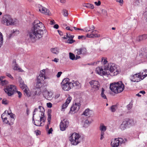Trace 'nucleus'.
<instances>
[{"mask_svg": "<svg viewBox=\"0 0 147 147\" xmlns=\"http://www.w3.org/2000/svg\"><path fill=\"white\" fill-rule=\"evenodd\" d=\"M7 114L8 115H10V116L11 118H12L13 119L14 118L15 115L13 113H12L11 112L10 113L8 112Z\"/></svg>", "mask_w": 147, "mask_h": 147, "instance_id": "50", "label": "nucleus"}, {"mask_svg": "<svg viewBox=\"0 0 147 147\" xmlns=\"http://www.w3.org/2000/svg\"><path fill=\"white\" fill-rule=\"evenodd\" d=\"M138 38L139 40L140 41L145 40L147 38V34H144L138 37Z\"/></svg>", "mask_w": 147, "mask_h": 147, "instance_id": "35", "label": "nucleus"}, {"mask_svg": "<svg viewBox=\"0 0 147 147\" xmlns=\"http://www.w3.org/2000/svg\"><path fill=\"white\" fill-rule=\"evenodd\" d=\"M92 111L89 109H88L85 110L83 113V115L86 116L90 117L91 115L90 112Z\"/></svg>", "mask_w": 147, "mask_h": 147, "instance_id": "31", "label": "nucleus"}, {"mask_svg": "<svg viewBox=\"0 0 147 147\" xmlns=\"http://www.w3.org/2000/svg\"><path fill=\"white\" fill-rule=\"evenodd\" d=\"M90 29L88 30L87 29V28H86L84 29V30L83 31H84L86 32H89V31H90Z\"/></svg>", "mask_w": 147, "mask_h": 147, "instance_id": "64", "label": "nucleus"}, {"mask_svg": "<svg viewBox=\"0 0 147 147\" xmlns=\"http://www.w3.org/2000/svg\"><path fill=\"white\" fill-rule=\"evenodd\" d=\"M69 140L72 145H76L81 142V136L77 133H73L69 137Z\"/></svg>", "mask_w": 147, "mask_h": 147, "instance_id": "4", "label": "nucleus"}, {"mask_svg": "<svg viewBox=\"0 0 147 147\" xmlns=\"http://www.w3.org/2000/svg\"><path fill=\"white\" fill-rule=\"evenodd\" d=\"M13 65H14L13 69L14 70L18 71L19 72H23L24 71L20 67H19L18 64L16 63V61L14 60L13 62Z\"/></svg>", "mask_w": 147, "mask_h": 147, "instance_id": "23", "label": "nucleus"}, {"mask_svg": "<svg viewBox=\"0 0 147 147\" xmlns=\"http://www.w3.org/2000/svg\"><path fill=\"white\" fill-rule=\"evenodd\" d=\"M53 131V129L52 128H51L48 131V133L49 134H51L52 131Z\"/></svg>", "mask_w": 147, "mask_h": 147, "instance_id": "63", "label": "nucleus"}, {"mask_svg": "<svg viewBox=\"0 0 147 147\" xmlns=\"http://www.w3.org/2000/svg\"><path fill=\"white\" fill-rule=\"evenodd\" d=\"M3 77H0V83L2 86H4L7 85L8 83V82L5 80H2V79L3 78Z\"/></svg>", "mask_w": 147, "mask_h": 147, "instance_id": "32", "label": "nucleus"}, {"mask_svg": "<svg viewBox=\"0 0 147 147\" xmlns=\"http://www.w3.org/2000/svg\"><path fill=\"white\" fill-rule=\"evenodd\" d=\"M130 79L132 82H138L143 79L141 76V73H139L131 76L130 77Z\"/></svg>", "mask_w": 147, "mask_h": 147, "instance_id": "13", "label": "nucleus"}, {"mask_svg": "<svg viewBox=\"0 0 147 147\" xmlns=\"http://www.w3.org/2000/svg\"><path fill=\"white\" fill-rule=\"evenodd\" d=\"M40 115L39 117H40V119L39 120H38V119H36L35 121L34 120V119H33V122L34 123V125L37 126H42V125H41V124H42L41 121H42V122L44 123L45 121V116L43 117V119L44 120V121H43V120H41L40 119Z\"/></svg>", "mask_w": 147, "mask_h": 147, "instance_id": "20", "label": "nucleus"}, {"mask_svg": "<svg viewBox=\"0 0 147 147\" xmlns=\"http://www.w3.org/2000/svg\"><path fill=\"white\" fill-rule=\"evenodd\" d=\"M8 113V111H5L4 112L2 115L1 116V117L2 119H3V118H4V117H5V115L6 114V113Z\"/></svg>", "mask_w": 147, "mask_h": 147, "instance_id": "48", "label": "nucleus"}, {"mask_svg": "<svg viewBox=\"0 0 147 147\" xmlns=\"http://www.w3.org/2000/svg\"><path fill=\"white\" fill-rule=\"evenodd\" d=\"M144 73H145V74H143V72L141 73V75H142V78L143 79L144 78L147 76V69H145L144 70Z\"/></svg>", "mask_w": 147, "mask_h": 147, "instance_id": "41", "label": "nucleus"}, {"mask_svg": "<svg viewBox=\"0 0 147 147\" xmlns=\"http://www.w3.org/2000/svg\"><path fill=\"white\" fill-rule=\"evenodd\" d=\"M74 29L75 30H80L81 31H83L84 30L83 29L78 28L75 27H74Z\"/></svg>", "mask_w": 147, "mask_h": 147, "instance_id": "62", "label": "nucleus"}, {"mask_svg": "<svg viewBox=\"0 0 147 147\" xmlns=\"http://www.w3.org/2000/svg\"><path fill=\"white\" fill-rule=\"evenodd\" d=\"M3 42V36L1 33L0 32V48L1 47Z\"/></svg>", "mask_w": 147, "mask_h": 147, "instance_id": "42", "label": "nucleus"}, {"mask_svg": "<svg viewBox=\"0 0 147 147\" xmlns=\"http://www.w3.org/2000/svg\"><path fill=\"white\" fill-rule=\"evenodd\" d=\"M52 104L50 102H48L47 103V106L48 108H51L52 107Z\"/></svg>", "mask_w": 147, "mask_h": 147, "instance_id": "54", "label": "nucleus"}, {"mask_svg": "<svg viewBox=\"0 0 147 147\" xmlns=\"http://www.w3.org/2000/svg\"><path fill=\"white\" fill-rule=\"evenodd\" d=\"M69 79L66 78L63 79L61 84L62 89L65 91H68L73 88L72 83L69 82Z\"/></svg>", "mask_w": 147, "mask_h": 147, "instance_id": "7", "label": "nucleus"}, {"mask_svg": "<svg viewBox=\"0 0 147 147\" xmlns=\"http://www.w3.org/2000/svg\"><path fill=\"white\" fill-rule=\"evenodd\" d=\"M63 15L64 16H67L68 14V11L65 9H64L63 10Z\"/></svg>", "mask_w": 147, "mask_h": 147, "instance_id": "43", "label": "nucleus"}, {"mask_svg": "<svg viewBox=\"0 0 147 147\" xmlns=\"http://www.w3.org/2000/svg\"><path fill=\"white\" fill-rule=\"evenodd\" d=\"M69 57L72 60H74L75 59V56L74 54L71 53H69Z\"/></svg>", "mask_w": 147, "mask_h": 147, "instance_id": "39", "label": "nucleus"}, {"mask_svg": "<svg viewBox=\"0 0 147 147\" xmlns=\"http://www.w3.org/2000/svg\"><path fill=\"white\" fill-rule=\"evenodd\" d=\"M2 119L3 120V122L4 123L6 124L8 123L9 121L7 120V119L6 117H5Z\"/></svg>", "mask_w": 147, "mask_h": 147, "instance_id": "49", "label": "nucleus"}, {"mask_svg": "<svg viewBox=\"0 0 147 147\" xmlns=\"http://www.w3.org/2000/svg\"><path fill=\"white\" fill-rule=\"evenodd\" d=\"M71 99V97L69 96L66 99L65 102L62 105V109H65L67 107Z\"/></svg>", "mask_w": 147, "mask_h": 147, "instance_id": "21", "label": "nucleus"}, {"mask_svg": "<svg viewBox=\"0 0 147 147\" xmlns=\"http://www.w3.org/2000/svg\"><path fill=\"white\" fill-rule=\"evenodd\" d=\"M105 91V90L104 88H102L100 96L102 98L107 99V96L104 93Z\"/></svg>", "mask_w": 147, "mask_h": 147, "instance_id": "33", "label": "nucleus"}, {"mask_svg": "<svg viewBox=\"0 0 147 147\" xmlns=\"http://www.w3.org/2000/svg\"><path fill=\"white\" fill-rule=\"evenodd\" d=\"M65 29L67 30H69L71 31H72L73 30V29L72 28H70L69 27V26L66 27L65 28Z\"/></svg>", "mask_w": 147, "mask_h": 147, "instance_id": "61", "label": "nucleus"}, {"mask_svg": "<svg viewBox=\"0 0 147 147\" xmlns=\"http://www.w3.org/2000/svg\"><path fill=\"white\" fill-rule=\"evenodd\" d=\"M39 110L40 113L39 115L40 116V119L42 120L43 121H44L43 119V117H44V112L45 109L44 107L42 106H39L38 108H35L34 111L33 113V117H34V115L35 114V113Z\"/></svg>", "mask_w": 147, "mask_h": 147, "instance_id": "10", "label": "nucleus"}, {"mask_svg": "<svg viewBox=\"0 0 147 147\" xmlns=\"http://www.w3.org/2000/svg\"><path fill=\"white\" fill-rule=\"evenodd\" d=\"M50 50L53 53L57 55L59 53V49L58 47H55L51 48Z\"/></svg>", "mask_w": 147, "mask_h": 147, "instance_id": "28", "label": "nucleus"}, {"mask_svg": "<svg viewBox=\"0 0 147 147\" xmlns=\"http://www.w3.org/2000/svg\"><path fill=\"white\" fill-rule=\"evenodd\" d=\"M102 62L103 64L104 65V67L105 68V66L106 65H108V63L107 64V63H108V61H107V58H104V57L102 58Z\"/></svg>", "mask_w": 147, "mask_h": 147, "instance_id": "38", "label": "nucleus"}, {"mask_svg": "<svg viewBox=\"0 0 147 147\" xmlns=\"http://www.w3.org/2000/svg\"><path fill=\"white\" fill-rule=\"evenodd\" d=\"M47 69H43L40 71V73L38 76L37 79L36 86L38 88H40L41 86V84L44 80L46 79L45 74L46 71L47 70Z\"/></svg>", "mask_w": 147, "mask_h": 147, "instance_id": "5", "label": "nucleus"}, {"mask_svg": "<svg viewBox=\"0 0 147 147\" xmlns=\"http://www.w3.org/2000/svg\"><path fill=\"white\" fill-rule=\"evenodd\" d=\"M89 83L91 87L94 90H98L100 87V85L98 81L92 80L90 81Z\"/></svg>", "mask_w": 147, "mask_h": 147, "instance_id": "12", "label": "nucleus"}, {"mask_svg": "<svg viewBox=\"0 0 147 147\" xmlns=\"http://www.w3.org/2000/svg\"><path fill=\"white\" fill-rule=\"evenodd\" d=\"M45 26L44 25L38 20H35L32 26L28 31L27 36L33 42L42 38L44 34Z\"/></svg>", "mask_w": 147, "mask_h": 147, "instance_id": "1", "label": "nucleus"}, {"mask_svg": "<svg viewBox=\"0 0 147 147\" xmlns=\"http://www.w3.org/2000/svg\"><path fill=\"white\" fill-rule=\"evenodd\" d=\"M38 7L39 11L41 13H44L46 15H49V11L46 8L43 7L40 5H38Z\"/></svg>", "mask_w": 147, "mask_h": 147, "instance_id": "17", "label": "nucleus"}, {"mask_svg": "<svg viewBox=\"0 0 147 147\" xmlns=\"http://www.w3.org/2000/svg\"><path fill=\"white\" fill-rule=\"evenodd\" d=\"M127 123L125 121V120H123L122 123L120 125L119 128L122 130H124L127 127Z\"/></svg>", "mask_w": 147, "mask_h": 147, "instance_id": "26", "label": "nucleus"}, {"mask_svg": "<svg viewBox=\"0 0 147 147\" xmlns=\"http://www.w3.org/2000/svg\"><path fill=\"white\" fill-rule=\"evenodd\" d=\"M144 17L146 18V20H147V11H145L143 14Z\"/></svg>", "mask_w": 147, "mask_h": 147, "instance_id": "52", "label": "nucleus"}, {"mask_svg": "<svg viewBox=\"0 0 147 147\" xmlns=\"http://www.w3.org/2000/svg\"><path fill=\"white\" fill-rule=\"evenodd\" d=\"M17 93L18 95V97L19 98H20L22 97V94L21 92L20 91H17Z\"/></svg>", "mask_w": 147, "mask_h": 147, "instance_id": "59", "label": "nucleus"}, {"mask_svg": "<svg viewBox=\"0 0 147 147\" xmlns=\"http://www.w3.org/2000/svg\"><path fill=\"white\" fill-rule=\"evenodd\" d=\"M19 33V31L17 30H13L12 31V33L10 34V36H16Z\"/></svg>", "mask_w": 147, "mask_h": 147, "instance_id": "34", "label": "nucleus"}, {"mask_svg": "<svg viewBox=\"0 0 147 147\" xmlns=\"http://www.w3.org/2000/svg\"><path fill=\"white\" fill-rule=\"evenodd\" d=\"M116 1L117 2L121 4H123V0H116Z\"/></svg>", "mask_w": 147, "mask_h": 147, "instance_id": "60", "label": "nucleus"}, {"mask_svg": "<svg viewBox=\"0 0 147 147\" xmlns=\"http://www.w3.org/2000/svg\"><path fill=\"white\" fill-rule=\"evenodd\" d=\"M104 133L103 132H101V135L100 137V140H102L104 138Z\"/></svg>", "mask_w": 147, "mask_h": 147, "instance_id": "55", "label": "nucleus"}, {"mask_svg": "<svg viewBox=\"0 0 147 147\" xmlns=\"http://www.w3.org/2000/svg\"><path fill=\"white\" fill-rule=\"evenodd\" d=\"M91 121L88 120H86L84 122L85 124H86L87 125H89V124L91 123Z\"/></svg>", "mask_w": 147, "mask_h": 147, "instance_id": "51", "label": "nucleus"}, {"mask_svg": "<svg viewBox=\"0 0 147 147\" xmlns=\"http://www.w3.org/2000/svg\"><path fill=\"white\" fill-rule=\"evenodd\" d=\"M48 123L47 124L46 126V129H48L49 128V125L50 124L51 121V115L50 113L48 112Z\"/></svg>", "mask_w": 147, "mask_h": 147, "instance_id": "27", "label": "nucleus"}, {"mask_svg": "<svg viewBox=\"0 0 147 147\" xmlns=\"http://www.w3.org/2000/svg\"><path fill=\"white\" fill-rule=\"evenodd\" d=\"M44 97L48 100H51L53 98V94L52 92L45 91L43 93Z\"/></svg>", "mask_w": 147, "mask_h": 147, "instance_id": "19", "label": "nucleus"}, {"mask_svg": "<svg viewBox=\"0 0 147 147\" xmlns=\"http://www.w3.org/2000/svg\"><path fill=\"white\" fill-rule=\"evenodd\" d=\"M140 3L139 0H134V4L135 6L138 5Z\"/></svg>", "mask_w": 147, "mask_h": 147, "instance_id": "45", "label": "nucleus"}, {"mask_svg": "<svg viewBox=\"0 0 147 147\" xmlns=\"http://www.w3.org/2000/svg\"><path fill=\"white\" fill-rule=\"evenodd\" d=\"M117 107L115 105H113L111 106V109L112 112H114L116 111Z\"/></svg>", "mask_w": 147, "mask_h": 147, "instance_id": "44", "label": "nucleus"}, {"mask_svg": "<svg viewBox=\"0 0 147 147\" xmlns=\"http://www.w3.org/2000/svg\"><path fill=\"white\" fill-rule=\"evenodd\" d=\"M84 6L87 8H91V9H93L94 8V5L92 4L89 3L85 4Z\"/></svg>", "mask_w": 147, "mask_h": 147, "instance_id": "37", "label": "nucleus"}, {"mask_svg": "<svg viewBox=\"0 0 147 147\" xmlns=\"http://www.w3.org/2000/svg\"><path fill=\"white\" fill-rule=\"evenodd\" d=\"M8 103V101L6 100V99H3L2 101V103L3 104L6 105Z\"/></svg>", "mask_w": 147, "mask_h": 147, "instance_id": "47", "label": "nucleus"}, {"mask_svg": "<svg viewBox=\"0 0 147 147\" xmlns=\"http://www.w3.org/2000/svg\"><path fill=\"white\" fill-rule=\"evenodd\" d=\"M6 76L11 79H13V77L9 73H7Z\"/></svg>", "mask_w": 147, "mask_h": 147, "instance_id": "58", "label": "nucleus"}, {"mask_svg": "<svg viewBox=\"0 0 147 147\" xmlns=\"http://www.w3.org/2000/svg\"><path fill=\"white\" fill-rule=\"evenodd\" d=\"M94 3L96 5L98 6L100 5L101 4V2L100 1H98V2H95Z\"/></svg>", "mask_w": 147, "mask_h": 147, "instance_id": "53", "label": "nucleus"}, {"mask_svg": "<svg viewBox=\"0 0 147 147\" xmlns=\"http://www.w3.org/2000/svg\"><path fill=\"white\" fill-rule=\"evenodd\" d=\"M127 140L125 139L123 140L121 138H118L113 139L111 142V145L112 147H117L122 143H125Z\"/></svg>", "mask_w": 147, "mask_h": 147, "instance_id": "8", "label": "nucleus"}, {"mask_svg": "<svg viewBox=\"0 0 147 147\" xmlns=\"http://www.w3.org/2000/svg\"><path fill=\"white\" fill-rule=\"evenodd\" d=\"M66 34H66V37L64 36L63 38L64 39H66L67 38H68L69 37V36H70L71 35L70 34H68L67 33Z\"/></svg>", "mask_w": 147, "mask_h": 147, "instance_id": "56", "label": "nucleus"}, {"mask_svg": "<svg viewBox=\"0 0 147 147\" xmlns=\"http://www.w3.org/2000/svg\"><path fill=\"white\" fill-rule=\"evenodd\" d=\"M125 120L127 123V127H128L135 125L134 120L132 119H126Z\"/></svg>", "mask_w": 147, "mask_h": 147, "instance_id": "22", "label": "nucleus"}, {"mask_svg": "<svg viewBox=\"0 0 147 147\" xmlns=\"http://www.w3.org/2000/svg\"><path fill=\"white\" fill-rule=\"evenodd\" d=\"M38 7L39 11L41 13H44L46 15H49V11L46 8L43 7L40 5H38Z\"/></svg>", "mask_w": 147, "mask_h": 147, "instance_id": "16", "label": "nucleus"}, {"mask_svg": "<svg viewBox=\"0 0 147 147\" xmlns=\"http://www.w3.org/2000/svg\"><path fill=\"white\" fill-rule=\"evenodd\" d=\"M105 70L109 71L110 74L111 76H115L117 75L120 72V70L119 67L115 64L110 63L108 65L105 66Z\"/></svg>", "mask_w": 147, "mask_h": 147, "instance_id": "2", "label": "nucleus"}, {"mask_svg": "<svg viewBox=\"0 0 147 147\" xmlns=\"http://www.w3.org/2000/svg\"><path fill=\"white\" fill-rule=\"evenodd\" d=\"M94 31H92L91 34V36H92V38H94V37H99L100 36V35L97 34H94Z\"/></svg>", "mask_w": 147, "mask_h": 147, "instance_id": "40", "label": "nucleus"}, {"mask_svg": "<svg viewBox=\"0 0 147 147\" xmlns=\"http://www.w3.org/2000/svg\"><path fill=\"white\" fill-rule=\"evenodd\" d=\"M75 42L74 40L73 39H68L67 41L66 42V43H67L69 44H72L74 43Z\"/></svg>", "mask_w": 147, "mask_h": 147, "instance_id": "46", "label": "nucleus"}, {"mask_svg": "<svg viewBox=\"0 0 147 147\" xmlns=\"http://www.w3.org/2000/svg\"><path fill=\"white\" fill-rule=\"evenodd\" d=\"M24 94L25 96L28 97H29L31 96V93L28 88H26L24 90Z\"/></svg>", "mask_w": 147, "mask_h": 147, "instance_id": "30", "label": "nucleus"}, {"mask_svg": "<svg viewBox=\"0 0 147 147\" xmlns=\"http://www.w3.org/2000/svg\"><path fill=\"white\" fill-rule=\"evenodd\" d=\"M62 74V72L61 71L59 72H58L57 74L56 75V76L57 78H59L61 74Z\"/></svg>", "mask_w": 147, "mask_h": 147, "instance_id": "57", "label": "nucleus"}, {"mask_svg": "<svg viewBox=\"0 0 147 147\" xmlns=\"http://www.w3.org/2000/svg\"><path fill=\"white\" fill-rule=\"evenodd\" d=\"M133 101L131 100V101L129 102V104L126 106V107L128 110H130V109L132 108L133 107Z\"/></svg>", "mask_w": 147, "mask_h": 147, "instance_id": "36", "label": "nucleus"}, {"mask_svg": "<svg viewBox=\"0 0 147 147\" xmlns=\"http://www.w3.org/2000/svg\"><path fill=\"white\" fill-rule=\"evenodd\" d=\"M69 124V122L66 119H64L62 121L60 124V130L64 131L67 127Z\"/></svg>", "mask_w": 147, "mask_h": 147, "instance_id": "15", "label": "nucleus"}, {"mask_svg": "<svg viewBox=\"0 0 147 147\" xmlns=\"http://www.w3.org/2000/svg\"><path fill=\"white\" fill-rule=\"evenodd\" d=\"M75 52L78 55H85L87 53L86 49L84 47L76 49L75 51Z\"/></svg>", "mask_w": 147, "mask_h": 147, "instance_id": "18", "label": "nucleus"}, {"mask_svg": "<svg viewBox=\"0 0 147 147\" xmlns=\"http://www.w3.org/2000/svg\"><path fill=\"white\" fill-rule=\"evenodd\" d=\"M99 129L101 132L104 133L107 129V127L103 123H102L100 124Z\"/></svg>", "mask_w": 147, "mask_h": 147, "instance_id": "29", "label": "nucleus"}, {"mask_svg": "<svg viewBox=\"0 0 147 147\" xmlns=\"http://www.w3.org/2000/svg\"><path fill=\"white\" fill-rule=\"evenodd\" d=\"M96 73L100 76H108L110 74L109 72H107V70L103 69L102 67H97L96 69Z\"/></svg>", "mask_w": 147, "mask_h": 147, "instance_id": "11", "label": "nucleus"}, {"mask_svg": "<svg viewBox=\"0 0 147 147\" xmlns=\"http://www.w3.org/2000/svg\"><path fill=\"white\" fill-rule=\"evenodd\" d=\"M19 81L20 83V88L23 90H25L26 88H28V87H27V86L22 81L21 78L19 77Z\"/></svg>", "mask_w": 147, "mask_h": 147, "instance_id": "24", "label": "nucleus"}, {"mask_svg": "<svg viewBox=\"0 0 147 147\" xmlns=\"http://www.w3.org/2000/svg\"><path fill=\"white\" fill-rule=\"evenodd\" d=\"M15 22V20L12 18L9 15H4L2 18V23L6 26L14 25Z\"/></svg>", "mask_w": 147, "mask_h": 147, "instance_id": "6", "label": "nucleus"}, {"mask_svg": "<svg viewBox=\"0 0 147 147\" xmlns=\"http://www.w3.org/2000/svg\"><path fill=\"white\" fill-rule=\"evenodd\" d=\"M71 83H72L73 87V86L76 87V88L77 89H79L81 88V84L78 81H73Z\"/></svg>", "mask_w": 147, "mask_h": 147, "instance_id": "25", "label": "nucleus"}, {"mask_svg": "<svg viewBox=\"0 0 147 147\" xmlns=\"http://www.w3.org/2000/svg\"><path fill=\"white\" fill-rule=\"evenodd\" d=\"M16 87L13 85L7 86L4 88V91L9 96H11L16 91Z\"/></svg>", "mask_w": 147, "mask_h": 147, "instance_id": "9", "label": "nucleus"}, {"mask_svg": "<svg viewBox=\"0 0 147 147\" xmlns=\"http://www.w3.org/2000/svg\"><path fill=\"white\" fill-rule=\"evenodd\" d=\"M80 103L75 102V104H73L70 109L69 113L71 114H73V112L74 113L78 111L80 109Z\"/></svg>", "mask_w": 147, "mask_h": 147, "instance_id": "14", "label": "nucleus"}, {"mask_svg": "<svg viewBox=\"0 0 147 147\" xmlns=\"http://www.w3.org/2000/svg\"><path fill=\"white\" fill-rule=\"evenodd\" d=\"M124 85L121 81L118 82L110 84L111 90L115 93H119L122 92L124 89Z\"/></svg>", "mask_w": 147, "mask_h": 147, "instance_id": "3", "label": "nucleus"}]
</instances>
